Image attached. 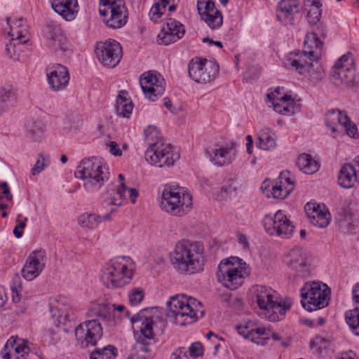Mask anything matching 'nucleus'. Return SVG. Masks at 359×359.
I'll return each instance as SVG.
<instances>
[{
    "label": "nucleus",
    "instance_id": "774afa93",
    "mask_svg": "<svg viewBox=\"0 0 359 359\" xmlns=\"http://www.w3.org/2000/svg\"><path fill=\"white\" fill-rule=\"evenodd\" d=\"M164 106L171 112L175 114L176 111L175 110V108L172 106V102L170 100L168 97H165L164 99Z\"/></svg>",
    "mask_w": 359,
    "mask_h": 359
},
{
    "label": "nucleus",
    "instance_id": "f8f14e48",
    "mask_svg": "<svg viewBox=\"0 0 359 359\" xmlns=\"http://www.w3.org/2000/svg\"><path fill=\"white\" fill-rule=\"evenodd\" d=\"M219 65L206 59H192L189 64V76L198 83L213 81L219 73Z\"/></svg>",
    "mask_w": 359,
    "mask_h": 359
},
{
    "label": "nucleus",
    "instance_id": "58836bf2",
    "mask_svg": "<svg viewBox=\"0 0 359 359\" xmlns=\"http://www.w3.org/2000/svg\"><path fill=\"white\" fill-rule=\"evenodd\" d=\"M201 18L212 29L220 27L223 22V17L219 10L201 15Z\"/></svg>",
    "mask_w": 359,
    "mask_h": 359
},
{
    "label": "nucleus",
    "instance_id": "7c9ffc66",
    "mask_svg": "<svg viewBox=\"0 0 359 359\" xmlns=\"http://www.w3.org/2000/svg\"><path fill=\"white\" fill-rule=\"evenodd\" d=\"M51 6L53 9L66 20H72L76 17L77 0H52Z\"/></svg>",
    "mask_w": 359,
    "mask_h": 359
},
{
    "label": "nucleus",
    "instance_id": "3c124183",
    "mask_svg": "<svg viewBox=\"0 0 359 359\" xmlns=\"http://www.w3.org/2000/svg\"><path fill=\"white\" fill-rule=\"evenodd\" d=\"M144 297L143 291L141 289H135L129 294V300L132 305L138 304Z\"/></svg>",
    "mask_w": 359,
    "mask_h": 359
},
{
    "label": "nucleus",
    "instance_id": "1a4fd4ad",
    "mask_svg": "<svg viewBox=\"0 0 359 359\" xmlns=\"http://www.w3.org/2000/svg\"><path fill=\"white\" fill-rule=\"evenodd\" d=\"M161 207L173 216L181 217L192 208V198L182 189L166 187L162 193Z\"/></svg>",
    "mask_w": 359,
    "mask_h": 359
},
{
    "label": "nucleus",
    "instance_id": "5701e85b",
    "mask_svg": "<svg viewBox=\"0 0 359 359\" xmlns=\"http://www.w3.org/2000/svg\"><path fill=\"white\" fill-rule=\"evenodd\" d=\"M46 264V252L39 250L32 252L27 257L22 269V276L27 280H32L39 276Z\"/></svg>",
    "mask_w": 359,
    "mask_h": 359
},
{
    "label": "nucleus",
    "instance_id": "5fc2aeb1",
    "mask_svg": "<svg viewBox=\"0 0 359 359\" xmlns=\"http://www.w3.org/2000/svg\"><path fill=\"white\" fill-rule=\"evenodd\" d=\"M64 311L65 312L64 316L65 320L69 322L74 320L76 318L74 310L69 304H64Z\"/></svg>",
    "mask_w": 359,
    "mask_h": 359
},
{
    "label": "nucleus",
    "instance_id": "79ce46f5",
    "mask_svg": "<svg viewBox=\"0 0 359 359\" xmlns=\"http://www.w3.org/2000/svg\"><path fill=\"white\" fill-rule=\"evenodd\" d=\"M116 349L114 346L109 345L102 348H96L90 355V359H114Z\"/></svg>",
    "mask_w": 359,
    "mask_h": 359
},
{
    "label": "nucleus",
    "instance_id": "de8ad7c7",
    "mask_svg": "<svg viewBox=\"0 0 359 359\" xmlns=\"http://www.w3.org/2000/svg\"><path fill=\"white\" fill-rule=\"evenodd\" d=\"M0 98L8 106L10 102L16 99L15 92L11 87H1L0 88Z\"/></svg>",
    "mask_w": 359,
    "mask_h": 359
},
{
    "label": "nucleus",
    "instance_id": "2f4dec72",
    "mask_svg": "<svg viewBox=\"0 0 359 359\" xmlns=\"http://www.w3.org/2000/svg\"><path fill=\"white\" fill-rule=\"evenodd\" d=\"M118 180H120V187L116 190V194L119 196V198H114L111 203L116 208L121 206L123 202L126 201V192L129 193V198L132 203H135L137 198L139 196V192L135 188H128L124 182V176L123 174H119Z\"/></svg>",
    "mask_w": 359,
    "mask_h": 359
},
{
    "label": "nucleus",
    "instance_id": "a18cd8bd",
    "mask_svg": "<svg viewBox=\"0 0 359 359\" xmlns=\"http://www.w3.org/2000/svg\"><path fill=\"white\" fill-rule=\"evenodd\" d=\"M197 10L201 16L217 9L212 0H197Z\"/></svg>",
    "mask_w": 359,
    "mask_h": 359
},
{
    "label": "nucleus",
    "instance_id": "aec40b11",
    "mask_svg": "<svg viewBox=\"0 0 359 359\" xmlns=\"http://www.w3.org/2000/svg\"><path fill=\"white\" fill-rule=\"evenodd\" d=\"M299 0H281L276 9L277 20L285 26H293L300 20Z\"/></svg>",
    "mask_w": 359,
    "mask_h": 359
},
{
    "label": "nucleus",
    "instance_id": "423d86ee",
    "mask_svg": "<svg viewBox=\"0 0 359 359\" xmlns=\"http://www.w3.org/2000/svg\"><path fill=\"white\" fill-rule=\"evenodd\" d=\"M248 274L246 263L238 257L222 259L217 271L218 281L231 290L241 286Z\"/></svg>",
    "mask_w": 359,
    "mask_h": 359
},
{
    "label": "nucleus",
    "instance_id": "864d4df0",
    "mask_svg": "<svg viewBox=\"0 0 359 359\" xmlns=\"http://www.w3.org/2000/svg\"><path fill=\"white\" fill-rule=\"evenodd\" d=\"M203 346L199 342L193 343L189 347L190 355L193 357L200 356L203 355Z\"/></svg>",
    "mask_w": 359,
    "mask_h": 359
},
{
    "label": "nucleus",
    "instance_id": "a878e982",
    "mask_svg": "<svg viewBox=\"0 0 359 359\" xmlns=\"http://www.w3.org/2000/svg\"><path fill=\"white\" fill-rule=\"evenodd\" d=\"M22 339L11 337L4 346L2 352L4 359H26L29 348Z\"/></svg>",
    "mask_w": 359,
    "mask_h": 359
},
{
    "label": "nucleus",
    "instance_id": "4be33fe9",
    "mask_svg": "<svg viewBox=\"0 0 359 359\" xmlns=\"http://www.w3.org/2000/svg\"><path fill=\"white\" fill-rule=\"evenodd\" d=\"M130 320L133 323L140 324L141 335L137 341L138 348L144 353L149 352L151 341L154 339L152 319L144 318L140 313L133 316Z\"/></svg>",
    "mask_w": 359,
    "mask_h": 359
},
{
    "label": "nucleus",
    "instance_id": "72a5a7b5",
    "mask_svg": "<svg viewBox=\"0 0 359 359\" xmlns=\"http://www.w3.org/2000/svg\"><path fill=\"white\" fill-rule=\"evenodd\" d=\"M116 112L118 115L124 118H128L132 114L133 104L126 90H122L119 92L115 105Z\"/></svg>",
    "mask_w": 359,
    "mask_h": 359
},
{
    "label": "nucleus",
    "instance_id": "f257e3e1",
    "mask_svg": "<svg viewBox=\"0 0 359 359\" xmlns=\"http://www.w3.org/2000/svg\"><path fill=\"white\" fill-rule=\"evenodd\" d=\"M174 268L182 274H194L203 270L205 255L203 245L186 239L178 241L170 255Z\"/></svg>",
    "mask_w": 359,
    "mask_h": 359
},
{
    "label": "nucleus",
    "instance_id": "393cba45",
    "mask_svg": "<svg viewBox=\"0 0 359 359\" xmlns=\"http://www.w3.org/2000/svg\"><path fill=\"white\" fill-rule=\"evenodd\" d=\"M184 25L172 18H168L158 34V43L169 45L175 43L184 35Z\"/></svg>",
    "mask_w": 359,
    "mask_h": 359
},
{
    "label": "nucleus",
    "instance_id": "37998d69",
    "mask_svg": "<svg viewBox=\"0 0 359 359\" xmlns=\"http://www.w3.org/2000/svg\"><path fill=\"white\" fill-rule=\"evenodd\" d=\"M340 115V110L332 109L326 114V125L330 128L332 132L335 133L339 131V119Z\"/></svg>",
    "mask_w": 359,
    "mask_h": 359
},
{
    "label": "nucleus",
    "instance_id": "13d9d810",
    "mask_svg": "<svg viewBox=\"0 0 359 359\" xmlns=\"http://www.w3.org/2000/svg\"><path fill=\"white\" fill-rule=\"evenodd\" d=\"M236 330L240 335H242L246 339H248L251 341V328L247 325H237Z\"/></svg>",
    "mask_w": 359,
    "mask_h": 359
},
{
    "label": "nucleus",
    "instance_id": "a19ab883",
    "mask_svg": "<svg viewBox=\"0 0 359 359\" xmlns=\"http://www.w3.org/2000/svg\"><path fill=\"white\" fill-rule=\"evenodd\" d=\"M270 330L265 327L251 328V341L257 344L264 345L269 339Z\"/></svg>",
    "mask_w": 359,
    "mask_h": 359
},
{
    "label": "nucleus",
    "instance_id": "603ef678",
    "mask_svg": "<svg viewBox=\"0 0 359 359\" xmlns=\"http://www.w3.org/2000/svg\"><path fill=\"white\" fill-rule=\"evenodd\" d=\"M69 130L75 131L78 130L83 124L82 118L77 115L72 116L69 119Z\"/></svg>",
    "mask_w": 359,
    "mask_h": 359
},
{
    "label": "nucleus",
    "instance_id": "c85d7f7f",
    "mask_svg": "<svg viewBox=\"0 0 359 359\" xmlns=\"http://www.w3.org/2000/svg\"><path fill=\"white\" fill-rule=\"evenodd\" d=\"M304 209L310 222L313 225L319 228H325L330 224V213L322 210L319 205L307 203Z\"/></svg>",
    "mask_w": 359,
    "mask_h": 359
},
{
    "label": "nucleus",
    "instance_id": "69168bd1",
    "mask_svg": "<svg viewBox=\"0 0 359 359\" xmlns=\"http://www.w3.org/2000/svg\"><path fill=\"white\" fill-rule=\"evenodd\" d=\"M11 290L13 292V301L15 303H18L20 301V297L19 295V290H18L16 286H11Z\"/></svg>",
    "mask_w": 359,
    "mask_h": 359
},
{
    "label": "nucleus",
    "instance_id": "6e6552de",
    "mask_svg": "<svg viewBox=\"0 0 359 359\" xmlns=\"http://www.w3.org/2000/svg\"><path fill=\"white\" fill-rule=\"evenodd\" d=\"M196 300L185 295L172 296L167 302L166 316L170 322L184 326L197 320L194 306Z\"/></svg>",
    "mask_w": 359,
    "mask_h": 359
},
{
    "label": "nucleus",
    "instance_id": "052dcab7",
    "mask_svg": "<svg viewBox=\"0 0 359 359\" xmlns=\"http://www.w3.org/2000/svg\"><path fill=\"white\" fill-rule=\"evenodd\" d=\"M346 134L353 138H355L358 135V128L355 124H352L351 123L348 124L347 127H344Z\"/></svg>",
    "mask_w": 359,
    "mask_h": 359
},
{
    "label": "nucleus",
    "instance_id": "4468645a",
    "mask_svg": "<svg viewBox=\"0 0 359 359\" xmlns=\"http://www.w3.org/2000/svg\"><path fill=\"white\" fill-rule=\"evenodd\" d=\"M331 77L336 85H353L355 82V69L351 54L342 55L332 68Z\"/></svg>",
    "mask_w": 359,
    "mask_h": 359
},
{
    "label": "nucleus",
    "instance_id": "338daca9",
    "mask_svg": "<svg viewBox=\"0 0 359 359\" xmlns=\"http://www.w3.org/2000/svg\"><path fill=\"white\" fill-rule=\"evenodd\" d=\"M202 41L203 43L208 42L210 44L215 45L217 47L221 48L223 47L222 43L220 41H213L212 39H210L208 37L203 38L202 39Z\"/></svg>",
    "mask_w": 359,
    "mask_h": 359
},
{
    "label": "nucleus",
    "instance_id": "a211bd4d",
    "mask_svg": "<svg viewBox=\"0 0 359 359\" xmlns=\"http://www.w3.org/2000/svg\"><path fill=\"white\" fill-rule=\"evenodd\" d=\"M286 263L299 278H306L311 274L309 254L301 247H295L288 252Z\"/></svg>",
    "mask_w": 359,
    "mask_h": 359
},
{
    "label": "nucleus",
    "instance_id": "cd10ccee",
    "mask_svg": "<svg viewBox=\"0 0 359 359\" xmlns=\"http://www.w3.org/2000/svg\"><path fill=\"white\" fill-rule=\"evenodd\" d=\"M48 82L54 91L65 89L69 84V74L66 67L57 65L47 74Z\"/></svg>",
    "mask_w": 359,
    "mask_h": 359
},
{
    "label": "nucleus",
    "instance_id": "0e129e2a",
    "mask_svg": "<svg viewBox=\"0 0 359 359\" xmlns=\"http://www.w3.org/2000/svg\"><path fill=\"white\" fill-rule=\"evenodd\" d=\"M238 241L239 243H241L243 246L244 249L249 248L250 245H249V243H248L246 236H245L243 234H239L238 237Z\"/></svg>",
    "mask_w": 359,
    "mask_h": 359
},
{
    "label": "nucleus",
    "instance_id": "f03ea898",
    "mask_svg": "<svg viewBox=\"0 0 359 359\" xmlns=\"http://www.w3.org/2000/svg\"><path fill=\"white\" fill-rule=\"evenodd\" d=\"M144 135L149 146L145 151V160L147 163L163 168L172 166L179 160L180 154L163 139L156 126H149L144 130Z\"/></svg>",
    "mask_w": 359,
    "mask_h": 359
},
{
    "label": "nucleus",
    "instance_id": "49530a36",
    "mask_svg": "<svg viewBox=\"0 0 359 359\" xmlns=\"http://www.w3.org/2000/svg\"><path fill=\"white\" fill-rule=\"evenodd\" d=\"M115 312V304H102L98 305V316L104 319L110 318Z\"/></svg>",
    "mask_w": 359,
    "mask_h": 359
},
{
    "label": "nucleus",
    "instance_id": "c756f323",
    "mask_svg": "<svg viewBox=\"0 0 359 359\" xmlns=\"http://www.w3.org/2000/svg\"><path fill=\"white\" fill-rule=\"evenodd\" d=\"M352 293L354 308L345 313V319L351 332L359 337V283L355 285Z\"/></svg>",
    "mask_w": 359,
    "mask_h": 359
},
{
    "label": "nucleus",
    "instance_id": "4c0bfd02",
    "mask_svg": "<svg viewBox=\"0 0 359 359\" xmlns=\"http://www.w3.org/2000/svg\"><path fill=\"white\" fill-rule=\"evenodd\" d=\"M257 145L262 149H273L276 147V140L274 133L269 128L261 130L258 134V142L257 143Z\"/></svg>",
    "mask_w": 359,
    "mask_h": 359
},
{
    "label": "nucleus",
    "instance_id": "f704fd0d",
    "mask_svg": "<svg viewBox=\"0 0 359 359\" xmlns=\"http://www.w3.org/2000/svg\"><path fill=\"white\" fill-rule=\"evenodd\" d=\"M275 111L283 115H291L294 113V100L291 95H284L277 97V100L271 101Z\"/></svg>",
    "mask_w": 359,
    "mask_h": 359
},
{
    "label": "nucleus",
    "instance_id": "ea45409f",
    "mask_svg": "<svg viewBox=\"0 0 359 359\" xmlns=\"http://www.w3.org/2000/svg\"><path fill=\"white\" fill-rule=\"evenodd\" d=\"M101 222L100 216L95 214L83 213L78 218V224L83 228L94 229Z\"/></svg>",
    "mask_w": 359,
    "mask_h": 359
},
{
    "label": "nucleus",
    "instance_id": "e2e57ef3",
    "mask_svg": "<svg viewBox=\"0 0 359 359\" xmlns=\"http://www.w3.org/2000/svg\"><path fill=\"white\" fill-rule=\"evenodd\" d=\"M171 359H187L186 351L184 348H180L171 355Z\"/></svg>",
    "mask_w": 359,
    "mask_h": 359
},
{
    "label": "nucleus",
    "instance_id": "9d476101",
    "mask_svg": "<svg viewBox=\"0 0 359 359\" xmlns=\"http://www.w3.org/2000/svg\"><path fill=\"white\" fill-rule=\"evenodd\" d=\"M323 289L319 283L313 282L306 284L301 290L302 306L309 311H317L326 307L330 300V288L323 285Z\"/></svg>",
    "mask_w": 359,
    "mask_h": 359
},
{
    "label": "nucleus",
    "instance_id": "c9c22d12",
    "mask_svg": "<svg viewBox=\"0 0 359 359\" xmlns=\"http://www.w3.org/2000/svg\"><path fill=\"white\" fill-rule=\"evenodd\" d=\"M297 165L300 170L309 175L316 172L320 168L319 163L311 155L305 153L298 156Z\"/></svg>",
    "mask_w": 359,
    "mask_h": 359
},
{
    "label": "nucleus",
    "instance_id": "8fccbe9b",
    "mask_svg": "<svg viewBox=\"0 0 359 359\" xmlns=\"http://www.w3.org/2000/svg\"><path fill=\"white\" fill-rule=\"evenodd\" d=\"M50 313L57 312V320H55V325L56 326H59L60 324L65 325L67 323V320H65V311H64V304L60 306V304L56 306H51L50 309Z\"/></svg>",
    "mask_w": 359,
    "mask_h": 359
},
{
    "label": "nucleus",
    "instance_id": "473e14b6",
    "mask_svg": "<svg viewBox=\"0 0 359 359\" xmlns=\"http://www.w3.org/2000/svg\"><path fill=\"white\" fill-rule=\"evenodd\" d=\"M6 22L10 27L8 35L12 37L13 41L18 40L22 43H27L29 32L27 25L23 24V19L19 18L11 21V18H7Z\"/></svg>",
    "mask_w": 359,
    "mask_h": 359
},
{
    "label": "nucleus",
    "instance_id": "20e7f679",
    "mask_svg": "<svg viewBox=\"0 0 359 359\" xmlns=\"http://www.w3.org/2000/svg\"><path fill=\"white\" fill-rule=\"evenodd\" d=\"M130 264L128 257H119L111 259L101 270L100 280L109 289L123 287L133 278V271L128 269Z\"/></svg>",
    "mask_w": 359,
    "mask_h": 359
},
{
    "label": "nucleus",
    "instance_id": "ddd939ff",
    "mask_svg": "<svg viewBox=\"0 0 359 359\" xmlns=\"http://www.w3.org/2000/svg\"><path fill=\"white\" fill-rule=\"evenodd\" d=\"M289 174V171H283L277 180H264L261 187L264 194L276 199L287 198L294 189V183Z\"/></svg>",
    "mask_w": 359,
    "mask_h": 359
},
{
    "label": "nucleus",
    "instance_id": "0eeeda50",
    "mask_svg": "<svg viewBox=\"0 0 359 359\" xmlns=\"http://www.w3.org/2000/svg\"><path fill=\"white\" fill-rule=\"evenodd\" d=\"M308 50H294L290 52L283 60L284 67L292 71H294L301 75L309 74V79L313 83L320 82L323 77L320 71H313L312 61H317L318 55H314L313 48Z\"/></svg>",
    "mask_w": 359,
    "mask_h": 359
},
{
    "label": "nucleus",
    "instance_id": "39448f33",
    "mask_svg": "<svg viewBox=\"0 0 359 359\" xmlns=\"http://www.w3.org/2000/svg\"><path fill=\"white\" fill-rule=\"evenodd\" d=\"M75 175L84 181L87 191H92L99 189L108 180V167L98 158H85L78 165Z\"/></svg>",
    "mask_w": 359,
    "mask_h": 359
},
{
    "label": "nucleus",
    "instance_id": "b1692460",
    "mask_svg": "<svg viewBox=\"0 0 359 359\" xmlns=\"http://www.w3.org/2000/svg\"><path fill=\"white\" fill-rule=\"evenodd\" d=\"M44 37L46 45L53 48L55 52H65L67 47L66 46V38L60 26L54 21L47 23L44 29Z\"/></svg>",
    "mask_w": 359,
    "mask_h": 359
},
{
    "label": "nucleus",
    "instance_id": "2eb2a0df",
    "mask_svg": "<svg viewBox=\"0 0 359 359\" xmlns=\"http://www.w3.org/2000/svg\"><path fill=\"white\" fill-rule=\"evenodd\" d=\"M95 52L99 61L104 66L111 68L118 65L123 55L120 43L114 39L100 42Z\"/></svg>",
    "mask_w": 359,
    "mask_h": 359
},
{
    "label": "nucleus",
    "instance_id": "6ab92c4d",
    "mask_svg": "<svg viewBox=\"0 0 359 359\" xmlns=\"http://www.w3.org/2000/svg\"><path fill=\"white\" fill-rule=\"evenodd\" d=\"M140 85L145 96L151 101H155L165 91L164 79L156 71L142 74L140 76Z\"/></svg>",
    "mask_w": 359,
    "mask_h": 359
},
{
    "label": "nucleus",
    "instance_id": "f3484780",
    "mask_svg": "<svg viewBox=\"0 0 359 359\" xmlns=\"http://www.w3.org/2000/svg\"><path fill=\"white\" fill-rule=\"evenodd\" d=\"M263 225L269 234H276L282 238L290 237L294 231V226L281 210L277 211L273 216L266 215Z\"/></svg>",
    "mask_w": 359,
    "mask_h": 359
},
{
    "label": "nucleus",
    "instance_id": "4d7b16f0",
    "mask_svg": "<svg viewBox=\"0 0 359 359\" xmlns=\"http://www.w3.org/2000/svg\"><path fill=\"white\" fill-rule=\"evenodd\" d=\"M351 123V120L349 119L346 113L344 111L340 110V115L339 119V130H341L344 127H347L348 124Z\"/></svg>",
    "mask_w": 359,
    "mask_h": 359
},
{
    "label": "nucleus",
    "instance_id": "e433bc0d",
    "mask_svg": "<svg viewBox=\"0 0 359 359\" xmlns=\"http://www.w3.org/2000/svg\"><path fill=\"white\" fill-rule=\"evenodd\" d=\"M230 148H209L207 153L210 158V161L216 165L222 166L230 163Z\"/></svg>",
    "mask_w": 359,
    "mask_h": 359
},
{
    "label": "nucleus",
    "instance_id": "9b49d317",
    "mask_svg": "<svg viewBox=\"0 0 359 359\" xmlns=\"http://www.w3.org/2000/svg\"><path fill=\"white\" fill-rule=\"evenodd\" d=\"M322 4L309 6L307 18L311 27V32L306 35L304 40V46L307 48L321 49L323 42L320 36L325 37L326 29L322 21H320L322 15Z\"/></svg>",
    "mask_w": 359,
    "mask_h": 359
},
{
    "label": "nucleus",
    "instance_id": "412c9836",
    "mask_svg": "<svg viewBox=\"0 0 359 359\" xmlns=\"http://www.w3.org/2000/svg\"><path fill=\"white\" fill-rule=\"evenodd\" d=\"M99 12L104 17V21L109 27L118 29L127 22V10L123 1L114 3V6L107 9H99Z\"/></svg>",
    "mask_w": 359,
    "mask_h": 359
},
{
    "label": "nucleus",
    "instance_id": "bb28decb",
    "mask_svg": "<svg viewBox=\"0 0 359 359\" xmlns=\"http://www.w3.org/2000/svg\"><path fill=\"white\" fill-rule=\"evenodd\" d=\"M355 167L351 163H345L341 166L338 174V184L345 189L354 186L359 181V156L354 159Z\"/></svg>",
    "mask_w": 359,
    "mask_h": 359
},
{
    "label": "nucleus",
    "instance_id": "6e6d98bb",
    "mask_svg": "<svg viewBox=\"0 0 359 359\" xmlns=\"http://www.w3.org/2000/svg\"><path fill=\"white\" fill-rule=\"evenodd\" d=\"M106 146L109 147V152L116 156H120L122 155V151L119 149L118 144L116 142L111 141L106 143Z\"/></svg>",
    "mask_w": 359,
    "mask_h": 359
},
{
    "label": "nucleus",
    "instance_id": "c03bdc74",
    "mask_svg": "<svg viewBox=\"0 0 359 359\" xmlns=\"http://www.w3.org/2000/svg\"><path fill=\"white\" fill-rule=\"evenodd\" d=\"M50 163V156L48 155L39 154V158L36 162L32 169V174L36 175L39 174L45 168L48 167Z\"/></svg>",
    "mask_w": 359,
    "mask_h": 359
},
{
    "label": "nucleus",
    "instance_id": "dca6fc26",
    "mask_svg": "<svg viewBox=\"0 0 359 359\" xmlns=\"http://www.w3.org/2000/svg\"><path fill=\"white\" fill-rule=\"evenodd\" d=\"M102 334L101 324L97 320L85 321L75 329L76 339L83 347L96 346Z\"/></svg>",
    "mask_w": 359,
    "mask_h": 359
},
{
    "label": "nucleus",
    "instance_id": "7ed1b4c3",
    "mask_svg": "<svg viewBox=\"0 0 359 359\" xmlns=\"http://www.w3.org/2000/svg\"><path fill=\"white\" fill-rule=\"evenodd\" d=\"M252 300L257 304L260 309L266 313V318L270 321H278L283 318L292 303L290 300L278 301L275 296L276 292L264 285H255L250 289Z\"/></svg>",
    "mask_w": 359,
    "mask_h": 359
},
{
    "label": "nucleus",
    "instance_id": "09e8293b",
    "mask_svg": "<svg viewBox=\"0 0 359 359\" xmlns=\"http://www.w3.org/2000/svg\"><path fill=\"white\" fill-rule=\"evenodd\" d=\"M25 43H22L20 41L14 40L13 41L12 38L11 39V41L6 44V51L7 55L9 57H16V55L15 54V49H21L22 46Z\"/></svg>",
    "mask_w": 359,
    "mask_h": 359
},
{
    "label": "nucleus",
    "instance_id": "680f3d73",
    "mask_svg": "<svg viewBox=\"0 0 359 359\" xmlns=\"http://www.w3.org/2000/svg\"><path fill=\"white\" fill-rule=\"evenodd\" d=\"M118 1H123V0H100V8L99 9H107L108 7H111L114 3Z\"/></svg>",
    "mask_w": 359,
    "mask_h": 359
},
{
    "label": "nucleus",
    "instance_id": "bf43d9fd",
    "mask_svg": "<svg viewBox=\"0 0 359 359\" xmlns=\"http://www.w3.org/2000/svg\"><path fill=\"white\" fill-rule=\"evenodd\" d=\"M284 90L283 87H277L273 92L268 93L266 97L269 102L277 100V97L283 96L282 91Z\"/></svg>",
    "mask_w": 359,
    "mask_h": 359
}]
</instances>
